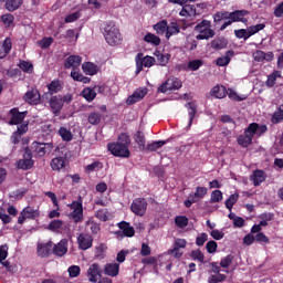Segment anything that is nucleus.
Listing matches in <instances>:
<instances>
[{"mask_svg":"<svg viewBox=\"0 0 283 283\" xmlns=\"http://www.w3.org/2000/svg\"><path fill=\"white\" fill-rule=\"evenodd\" d=\"M147 87L137 88L128 98L126 99V105H136V103L143 101L144 96H147Z\"/></svg>","mask_w":283,"mask_h":283,"instance_id":"obj_11","label":"nucleus"},{"mask_svg":"<svg viewBox=\"0 0 283 283\" xmlns=\"http://www.w3.org/2000/svg\"><path fill=\"white\" fill-rule=\"evenodd\" d=\"M34 167V160H32V151L29 148L24 149L23 158L18 161V169H32Z\"/></svg>","mask_w":283,"mask_h":283,"instance_id":"obj_8","label":"nucleus"},{"mask_svg":"<svg viewBox=\"0 0 283 283\" xmlns=\"http://www.w3.org/2000/svg\"><path fill=\"white\" fill-rule=\"evenodd\" d=\"M53 244L52 241H49L46 243H38L36 253L39 258H48L50 253L53 252Z\"/></svg>","mask_w":283,"mask_h":283,"instance_id":"obj_13","label":"nucleus"},{"mask_svg":"<svg viewBox=\"0 0 283 283\" xmlns=\"http://www.w3.org/2000/svg\"><path fill=\"white\" fill-rule=\"evenodd\" d=\"M52 43H54L53 38H44L38 42V45H40V48H42V50H48V48H50V45H52Z\"/></svg>","mask_w":283,"mask_h":283,"instance_id":"obj_49","label":"nucleus"},{"mask_svg":"<svg viewBox=\"0 0 283 283\" xmlns=\"http://www.w3.org/2000/svg\"><path fill=\"white\" fill-rule=\"evenodd\" d=\"M71 76L73 81H78L80 83H87V81H90V78L83 76V74L76 72L75 70L71 72Z\"/></svg>","mask_w":283,"mask_h":283,"instance_id":"obj_47","label":"nucleus"},{"mask_svg":"<svg viewBox=\"0 0 283 283\" xmlns=\"http://www.w3.org/2000/svg\"><path fill=\"white\" fill-rule=\"evenodd\" d=\"M207 240H209V234L207 233H201L196 238V244L197 247H205V242H207Z\"/></svg>","mask_w":283,"mask_h":283,"instance_id":"obj_55","label":"nucleus"},{"mask_svg":"<svg viewBox=\"0 0 283 283\" xmlns=\"http://www.w3.org/2000/svg\"><path fill=\"white\" fill-rule=\"evenodd\" d=\"M49 94H56L61 92V83L59 81H53L48 85Z\"/></svg>","mask_w":283,"mask_h":283,"instance_id":"obj_45","label":"nucleus"},{"mask_svg":"<svg viewBox=\"0 0 283 283\" xmlns=\"http://www.w3.org/2000/svg\"><path fill=\"white\" fill-rule=\"evenodd\" d=\"M186 107H188V114H189V124H188V128H189L193 124V118H196V114L198 113V106L189 102L186 104Z\"/></svg>","mask_w":283,"mask_h":283,"instance_id":"obj_26","label":"nucleus"},{"mask_svg":"<svg viewBox=\"0 0 283 283\" xmlns=\"http://www.w3.org/2000/svg\"><path fill=\"white\" fill-rule=\"evenodd\" d=\"M232 262H233V255L229 254L221 260L220 266H222V269H229V266H231Z\"/></svg>","mask_w":283,"mask_h":283,"instance_id":"obj_56","label":"nucleus"},{"mask_svg":"<svg viewBox=\"0 0 283 283\" xmlns=\"http://www.w3.org/2000/svg\"><path fill=\"white\" fill-rule=\"evenodd\" d=\"M103 275V269L98 263H93L87 270L88 282L96 283L98 282V277Z\"/></svg>","mask_w":283,"mask_h":283,"instance_id":"obj_10","label":"nucleus"},{"mask_svg":"<svg viewBox=\"0 0 283 283\" xmlns=\"http://www.w3.org/2000/svg\"><path fill=\"white\" fill-rule=\"evenodd\" d=\"M82 70L84 74H87L88 76H94V74H98V66L92 62H86L82 64Z\"/></svg>","mask_w":283,"mask_h":283,"instance_id":"obj_23","label":"nucleus"},{"mask_svg":"<svg viewBox=\"0 0 283 283\" xmlns=\"http://www.w3.org/2000/svg\"><path fill=\"white\" fill-rule=\"evenodd\" d=\"M234 54L235 52H233V50L227 51L223 56L217 59V65L220 67L227 66L228 63H231V56Z\"/></svg>","mask_w":283,"mask_h":283,"instance_id":"obj_25","label":"nucleus"},{"mask_svg":"<svg viewBox=\"0 0 283 283\" xmlns=\"http://www.w3.org/2000/svg\"><path fill=\"white\" fill-rule=\"evenodd\" d=\"M167 142L159 140V142H153L151 144H148L146 147V151H156L157 149H160V147L165 146Z\"/></svg>","mask_w":283,"mask_h":283,"instance_id":"obj_38","label":"nucleus"},{"mask_svg":"<svg viewBox=\"0 0 283 283\" xmlns=\"http://www.w3.org/2000/svg\"><path fill=\"white\" fill-rule=\"evenodd\" d=\"M32 149H33V154H35V156L43 158V156H45V154H50V151H52V149H54V145H52V143L33 142Z\"/></svg>","mask_w":283,"mask_h":283,"instance_id":"obj_6","label":"nucleus"},{"mask_svg":"<svg viewBox=\"0 0 283 283\" xmlns=\"http://www.w3.org/2000/svg\"><path fill=\"white\" fill-rule=\"evenodd\" d=\"M154 30H156L157 34H165V32H167V20H163L155 24Z\"/></svg>","mask_w":283,"mask_h":283,"instance_id":"obj_43","label":"nucleus"},{"mask_svg":"<svg viewBox=\"0 0 283 283\" xmlns=\"http://www.w3.org/2000/svg\"><path fill=\"white\" fill-rule=\"evenodd\" d=\"M12 50V41L10 39H6L2 46H0V59H6L8 54Z\"/></svg>","mask_w":283,"mask_h":283,"instance_id":"obj_28","label":"nucleus"},{"mask_svg":"<svg viewBox=\"0 0 283 283\" xmlns=\"http://www.w3.org/2000/svg\"><path fill=\"white\" fill-rule=\"evenodd\" d=\"M82 96L83 98H85V101H87L88 103H92V101L96 98V91L90 87L84 88L82 92Z\"/></svg>","mask_w":283,"mask_h":283,"instance_id":"obj_34","label":"nucleus"},{"mask_svg":"<svg viewBox=\"0 0 283 283\" xmlns=\"http://www.w3.org/2000/svg\"><path fill=\"white\" fill-rule=\"evenodd\" d=\"M70 277H78L81 275V268L78 265H72L69 268Z\"/></svg>","mask_w":283,"mask_h":283,"instance_id":"obj_57","label":"nucleus"},{"mask_svg":"<svg viewBox=\"0 0 283 283\" xmlns=\"http://www.w3.org/2000/svg\"><path fill=\"white\" fill-rule=\"evenodd\" d=\"M238 198H240V195L233 193L227 199L226 207H227V209H229V211H231L233 209V205H235V202H238Z\"/></svg>","mask_w":283,"mask_h":283,"instance_id":"obj_41","label":"nucleus"},{"mask_svg":"<svg viewBox=\"0 0 283 283\" xmlns=\"http://www.w3.org/2000/svg\"><path fill=\"white\" fill-rule=\"evenodd\" d=\"M50 107L53 114H61V109H63V96H52L50 98Z\"/></svg>","mask_w":283,"mask_h":283,"instance_id":"obj_16","label":"nucleus"},{"mask_svg":"<svg viewBox=\"0 0 283 283\" xmlns=\"http://www.w3.org/2000/svg\"><path fill=\"white\" fill-rule=\"evenodd\" d=\"M63 227V222L61 220H53L49 224L50 231H56Z\"/></svg>","mask_w":283,"mask_h":283,"instance_id":"obj_61","label":"nucleus"},{"mask_svg":"<svg viewBox=\"0 0 283 283\" xmlns=\"http://www.w3.org/2000/svg\"><path fill=\"white\" fill-rule=\"evenodd\" d=\"M59 134L62 140H66V143H70V140H72V132H70L67 128L61 127L59 129Z\"/></svg>","mask_w":283,"mask_h":283,"instance_id":"obj_40","label":"nucleus"},{"mask_svg":"<svg viewBox=\"0 0 283 283\" xmlns=\"http://www.w3.org/2000/svg\"><path fill=\"white\" fill-rule=\"evenodd\" d=\"M146 43H151L153 45H158L160 43V38L156 36L153 33H148L144 36Z\"/></svg>","mask_w":283,"mask_h":283,"instance_id":"obj_42","label":"nucleus"},{"mask_svg":"<svg viewBox=\"0 0 283 283\" xmlns=\"http://www.w3.org/2000/svg\"><path fill=\"white\" fill-rule=\"evenodd\" d=\"M212 94L216 98H224V96H227V87L217 85L212 88Z\"/></svg>","mask_w":283,"mask_h":283,"instance_id":"obj_32","label":"nucleus"},{"mask_svg":"<svg viewBox=\"0 0 283 283\" xmlns=\"http://www.w3.org/2000/svg\"><path fill=\"white\" fill-rule=\"evenodd\" d=\"M0 3H4V8L8 12H14L23 6V0H0Z\"/></svg>","mask_w":283,"mask_h":283,"instance_id":"obj_17","label":"nucleus"},{"mask_svg":"<svg viewBox=\"0 0 283 283\" xmlns=\"http://www.w3.org/2000/svg\"><path fill=\"white\" fill-rule=\"evenodd\" d=\"M88 123L91 125H98V123H101V114L99 113H91L88 115Z\"/></svg>","mask_w":283,"mask_h":283,"instance_id":"obj_53","label":"nucleus"},{"mask_svg":"<svg viewBox=\"0 0 283 283\" xmlns=\"http://www.w3.org/2000/svg\"><path fill=\"white\" fill-rule=\"evenodd\" d=\"M282 120H283V105H281L272 116V123H274L275 125L277 123H282Z\"/></svg>","mask_w":283,"mask_h":283,"instance_id":"obj_39","label":"nucleus"},{"mask_svg":"<svg viewBox=\"0 0 283 283\" xmlns=\"http://www.w3.org/2000/svg\"><path fill=\"white\" fill-rule=\"evenodd\" d=\"M118 227H119L122 233H124V235H126V238H134V233H136V231L134 230V227H130L129 223L122 221L118 223Z\"/></svg>","mask_w":283,"mask_h":283,"instance_id":"obj_24","label":"nucleus"},{"mask_svg":"<svg viewBox=\"0 0 283 283\" xmlns=\"http://www.w3.org/2000/svg\"><path fill=\"white\" fill-rule=\"evenodd\" d=\"M206 249L208 251V253H216V251H218V243L216 241H209L206 244Z\"/></svg>","mask_w":283,"mask_h":283,"instance_id":"obj_62","label":"nucleus"},{"mask_svg":"<svg viewBox=\"0 0 283 283\" xmlns=\"http://www.w3.org/2000/svg\"><path fill=\"white\" fill-rule=\"evenodd\" d=\"M137 72L136 74H140L143 72V67H151L156 65V59L149 55L143 56V53H138L135 57Z\"/></svg>","mask_w":283,"mask_h":283,"instance_id":"obj_4","label":"nucleus"},{"mask_svg":"<svg viewBox=\"0 0 283 283\" xmlns=\"http://www.w3.org/2000/svg\"><path fill=\"white\" fill-rule=\"evenodd\" d=\"M1 21L2 23H4V25H12V23L14 22V15H12L11 13L3 14L1 17Z\"/></svg>","mask_w":283,"mask_h":283,"instance_id":"obj_60","label":"nucleus"},{"mask_svg":"<svg viewBox=\"0 0 283 283\" xmlns=\"http://www.w3.org/2000/svg\"><path fill=\"white\" fill-rule=\"evenodd\" d=\"M277 76H280V74H277V72L270 74L268 76V81L265 82V85L268 87H273V85H275V81H276Z\"/></svg>","mask_w":283,"mask_h":283,"instance_id":"obj_59","label":"nucleus"},{"mask_svg":"<svg viewBox=\"0 0 283 283\" xmlns=\"http://www.w3.org/2000/svg\"><path fill=\"white\" fill-rule=\"evenodd\" d=\"M175 224H177L179 229H185V227L189 224V219L187 217H177L175 219Z\"/></svg>","mask_w":283,"mask_h":283,"instance_id":"obj_52","label":"nucleus"},{"mask_svg":"<svg viewBox=\"0 0 283 283\" xmlns=\"http://www.w3.org/2000/svg\"><path fill=\"white\" fill-rule=\"evenodd\" d=\"M207 191L208 190L205 187H197L195 193H192L191 196L195 200H197V202H199L200 200H202V198H205Z\"/></svg>","mask_w":283,"mask_h":283,"instance_id":"obj_36","label":"nucleus"},{"mask_svg":"<svg viewBox=\"0 0 283 283\" xmlns=\"http://www.w3.org/2000/svg\"><path fill=\"white\" fill-rule=\"evenodd\" d=\"M211 202H220L222 200V191L220 190H214L211 193Z\"/></svg>","mask_w":283,"mask_h":283,"instance_id":"obj_64","label":"nucleus"},{"mask_svg":"<svg viewBox=\"0 0 283 283\" xmlns=\"http://www.w3.org/2000/svg\"><path fill=\"white\" fill-rule=\"evenodd\" d=\"M104 39L108 45H118L123 38L120 36V31L117 29L116 23L114 21L105 22L102 25Z\"/></svg>","mask_w":283,"mask_h":283,"instance_id":"obj_2","label":"nucleus"},{"mask_svg":"<svg viewBox=\"0 0 283 283\" xmlns=\"http://www.w3.org/2000/svg\"><path fill=\"white\" fill-rule=\"evenodd\" d=\"M224 19H229V12L228 11H220L213 14V22L220 23L221 21H224Z\"/></svg>","mask_w":283,"mask_h":283,"instance_id":"obj_44","label":"nucleus"},{"mask_svg":"<svg viewBox=\"0 0 283 283\" xmlns=\"http://www.w3.org/2000/svg\"><path fill=\"white\" fill-rule=\"evenodd\" d=\"M120 271V264L118 263H107L104 266V273L105 275H108L109 277H116Z\"/></svg>","mask_w":283,"mask_h":283,"instance_id":"obj_19","label":"nucleus"},{"mask_svg":"<svg viewBox=\"0 0 283 283\" xmlns=\"http://www.w3.org/2000/svg\"><path fill=\"white\" fill-rule=\"evenodd\" d=\"M65 167V158L63 157H55L51 161V168L53 171H61Z\"/></svg>","mask_w":283,"mask_h":283,"instance_id":"obj_29","label":"nucleus"},{"mask_svg":"<svg viewBox=\"0 0 283 283\" xmlns=\"http://www.w3.org/2000/svg\"><path fill=\"white\" fill-rule=\"evenodd\" d=\"M247 14H249V11L247 10H237L233 12H228V19H230L232 23H235L238 21H242V18L247 17Z\"/></svg>","mask_w":283,"mask_h":283,"instance_id":"obj_22","label":"nucleus"},{"mask_svg":"<svg viewBox=\"0 0 283 283\" xmlns=\"http://www.w3.org/2000/svg\"><path fill=\"white\" fill-rule=\"evenodd\" d=\"M130 209L136 216H143L147 211V200L137 198L133 201Z\"/></svg>","mask_w":283,"mask_h":283,"instance_id":"obj_9","label":"nucleus"},{"mask_svg":"<svg viewBox=\"0 0 283 283\" xmlns=\"http://www.w3.org/2000/svg\"><path fill=\"white\" fill-rule=\"evenodd\" d=\"M252 125L254 126V133L256 134V136H261L262 134L266 133V125H258L255 123H252Z\"/></svg>","mask_w":283,"mask_h":283,"instance_id":"obj_63","label":"nucleus"},{"mask_svg":"<svg viewBox=\"0 0 283 283\" xmlns=\"http://www.w3.org/2000/svg\"><path fill=\"white\" fill-rule=\"evenodd\" d=\"M192 260H197L198 262H205V254L200 250H193L191 252Z\"/></svg>","mask_w":283,"mask_h":283,"instance_id":"obj_58","label":"nucleus"},{"mask_svg":"<svg viewBox=\"0 0 283 283\" xmlns=\"http://www.w3.org/2000/svg\"><path fill=\"white\" fill-rule=\"evenodd\" d=\"M250 180H252L254 187H258L266 180V175L263 172V170H254L253 175L250 177Z\"/></svg>","mask_w":283,"mask_h":283,"instance_id":"obj_21","label":"nucleus"},{"mask_svg":"<svg viewBox=\"0 0 283 283\" xmlns=\"http://www.w3.org/2000/svg\"><path fill=\"white\" fill-rule=\"evenodd\" d=\"M135 143H137L140 151H145V134L143 132H137L134 136Z\"/></svg>","mask_w":283,"mask_h":283,"instance_id":"obj_33","label":"nucleus"},{"mask_svg":"<svg viewBox=\"0 0 283 283\" xmlns=\"http://www.w3.org/2000/svg\"><path fill=\"white\" fill-rule=\"evenodd\" d=\"M53 253L54 255H57L59 258H63L65 253H67V240L63 239L57 244L53 247Z\"/></svg>","mask_w":283,"mask_h":283,"instance_id":"obj_18","label":"nucleus"},{"mask_svg":"<svg viewBox=\"0 0 283 283\" xmlns=\"http://www.w3.org/2000/svg\"><path fill=\"white\" fill-rule=\"evenodd\" d=\"M228 42L224 38H217L211 42L212 50H224L227 48Z\"/></svg>","mask_w":283,"mask_h":283,"instance_id":"obj_30","label":"nucleus"},{"mask_svg":"<svg viewBox=\"0 0 283 283\" xmlns=\"http://www.w3.org/2000/svg\"><path fill=\"white\" fill-rule=\"evenodd\" d=\"M130 144L132 139L129 138V135L120 134L116 143L108 144V150L113 156L129 158V156H132V153L129 151Z\"/></svg>","mask_w":283,"mask_h":283,"instance_id":"obj_1","label":"nucleus"},{"mask_svg":"<svg viewBox=\"0 0 283 283\" xmlns=\"http://www.w3.org/2000/svg\"><path fill=\"white\" fill-rule=\"evenodd\" d=\"M24 101L29 103V105H39V103H41V94H39L38 90L32 88L25 93Z\"/></svg>","mask_w":283,"mask_h":283,"instance_id":"obj_12","label":"nucleus"},{"mask_svg":"<svg viewBox=\"0 0 283 283\" xmlns=\"http://www.w3.org/2000/svg\"><path fill=\"white\" fill-rule=\"evenodd\" d=\"M178 33H180V25H178V22H170L166 29V39H170L174 34Z\"/></svg>","mask_w":283,"mask_h":283,"instance_id":"obj_27","label":"nucleus"},{"mask_svg":"<svg viewBox=\"0 0 283 283\" xmlns=\"http://www.w3.org/2000/svg\"><path fill=\"white\" fill-rule=\"evenodd\" d=\"M234 34H235L237 39H244V41H247V39H250L248 29L247 30L245 29L235 30Z\"/></svg>","mask_w":283,"mask_h":283,"instance_id":"obj_54","label":"nucleus"},{"mask_svg":"<svg viewBox=\"0 0 283 283\" xmlns=\"http://www.w3.org/2000/svg\"><path fill=\"white\" fill-rule=\"evenodd\" d=\"M265 25L264 24H256L249 27L248 30V35L251 38L253 34H258L261 30H264Z\"/></svg>","mask_w":283,"mask_h":283,"instance_id":"obj_46","label":"nucleus"},{"mask_svg":"<svg viewBox=\"0 0 283 283\" xmlns=\"http://www.w3.org/2000/svg\"><path fill=\"white\" fill-rule=\"evenodd\" d=\"M95 217L98 220H102V222H107V220H109V212H107V210H105V209H102L95 213Z\"/></svg>","mask_w":283,"mask_h":283,"instance_id":"obj_50","label":"nucleus"},{"mask_svg":"<svg viewBox=\"0 0 283 283\" xmlns=\"http://www.w3.org/2000/svg\"><path fill=\"white\" fill-rule=\"evenodd\" d=\"M228 218L232 220L233 226L237 227L238 229H242V227H244V219L235 216V213L230 212Z\"/></svg>","mask_w":283,"mask_h":283,"instance_id":"obj_35","label":"nucleus"},{"mask_svg":"<svg viewBox=\"0 0 283 283\" xmlns=\"http://www.w3.org/2000/svg\"><path fill=\"white\" fill-rule=\"evenodd\" d=\"M188 67L191 70V72H196V70H200L202 67V61L201 60H192L188 62Z\"/></svg>","mask_w":283,"mask_h":283,"instance_id":"obj_51","label":"nucleus"},{"mask_svg":"<svg viewBox=\"0 0 283 283\" xmlns=\"http://www.w3.org/2000/svg\"><path fill=\"white\" fill-rule=\"evenodd\" d=\"M70 208L72 209V220H74V222H83V200L81 199V197L78 201H73L70 205Z\"/></svg>","mask_w":283,"mask_h":283,"instance_id":"obj_7","label":"nucleus"},{"mask_svg":"<svg viewBox=\"0 0 283 283\" xmlns=\"http://www.w3.org/2000/svg\"><path fill=\"white\" fill-rule=\"evenodd\" d=\"M180 87H182V82L178 80V77H170L158 87V92L167 94V92H171V90H180Z\"/></svg>","mask_w":283,"mask_h":283,"instance_id":"obj_5","label":"nucleus"},{"mask_svg":"<svg viewBox=\"0 0 283 283\" xmlns=\"http://www.w3.org/2000/svg\"><path fill=\"white\" fill-rule=\"evenodd\" d=\"M195 32L199 34L196 36L197 41H209V39H213L216 36V31L211 29V21L202 20L195 27Z\"/></svg>","mask_w":283,"mask_h":283,"instance_id":"obj_3","label":"nucleus"},{"mask_svg":"<svg viewBox=\"0 0 283 283\" xmlns=\"http://www.w3.org/2000/svg\"><path fill=\"white\" fill-rule=\"evenodd\" d=\"M154 55L157 59L158 65H167V63H169V59H171L170 54H163L160 51H155Z\"/></svg>","mask_w":283,"mask_h":283,"instance_id":"obj_31","label":"nucleus"},{"mask_svg":"<svg viewBox=\"0 0 283 283\" xmlns=\"http://www.w3.org/2000/svg\"><path fill=\"white\" fill-rule=\"evenodd\" d=\"M251 143H253V140L247 135H241L238 137V144L241 145V147H249Z\"/></svg>","mask_w":283,"mask_h":283,"instance_id":"obj_48","label":"nucleus"},{"mask_svg":"<svg viewBox=\"0 0 283 283\" xmlns=\"http://www.w3.org/2000/svg\"><path fill=\"white\" fill-rule=\"evenodd\" d=\"M83 61V59L78 55H71L66 59L65 62V67L67 70H70V67H72L73 70H76V67L81 66V62Z\"/></svg>","mask_w":283,"mask_h":283,"instance_id":"obj_20","label":"nucleus"},{"mask_svg":"<svg viewBox=\"0 0 283 283\" xmlns=\"http://www.w3.org/2000/svg\"><path fill=\"white\" fill-rule=\"evenodd\" d=\"M92 242H94V239H92V235L90 234H80L77 237V244L82 251H87V249H92Z\"/></svg>","mask_w":283,"mask_h":283,"instance_id":"obj_14","label":"nucleus"},{"mask_svg":"<svg viewBox=\"0 0 283 283\" xmlns=\"http://www.w3.org/2000/svg\"><path fill=\"white\" fill-rule=\"evenodd\" d=\"M11 119L9 125H21L23 123V118H25L28 112H19V109L13 108L10 111Z\"/></svg>","mask_w":283,"mask_h":283,"instance_id":"obj_15","label":"nucleus"},{"mask_svg":"<svg viewBox=\"0 0 283 283\" xmlns=\"http://www.w3.org/2000/svg\"><path fill=\"white\" fill-rule=\"evenodd\" d=\"M22 216H25L28 219L39 218V210H34L31 207H27L22 210Z\"/></svg>","mask_w":283,"mask_h":283,"instance_id":"obj_37","label":"nucleus"}]
</instances>
